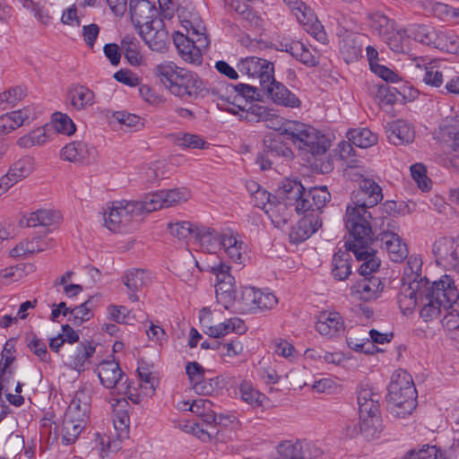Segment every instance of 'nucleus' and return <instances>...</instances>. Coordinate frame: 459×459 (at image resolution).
I'll use <instances>...</instances> for the list:
<instances>
[{"instance_id": "1", "label": "nucleus", "mask_w": 459, "mask_h": 459, "mask_svg": "<svg viewBox=\"0 0 459 459\" xmlns=\"http://www.w3.org/2000/svg\"><path fill=\"white\" fill-rule=\"evenodd\" d=\"M177 14L186 30V35L178 31L173 38L178 54L186 62L200 65L203 59L202 51L210 43L204 32V27L201 24L199 18L186 7H178Z\"/></svg>"}, {"instance_id": "2", "label": "nucleus", "mask_w": 459, "mask_h": 459, "mask_svg": "<svg viewBox=\"0 0 459 459\" xmlns=\"http://www.w3.org/2000/svg\"><path fill=\"white\" fill-rule=\"evenodd\" d=\"M154 74L172 95L182 100L196 99L203 91V82L195 73L179 67L173 62L158 65Z\"/></svg>"}, {"instance_id": "3", "label": "nucleus", "mask_w": 459, "mask_h": 459, "mask_svg": "<svg viewBox=\"0 0 459 459\" xmlns=\"http://www.w3.org/2000/svg\"><path fill=\"white\" fill-rule=\"evenodd\" d=\"M387 409L394 418H405L417 406V390L412 377L403 369L394 371L388 385Z\"/></svg>"}, {"instance_id": "4", "label": "nucleus", "mask_w": 459, "mask_h": 459, "mask_svg": "<svg viewBox=\"0 0 459 459\" xmlns=\"http://www.w3.org/2000/svg\"><path fill=\"white\" fill-rule=\"evenodd\" d=\"M459 292L455 286L445 281H434L417 291V304L420 303V316L425 321H431L446 312L458 300Z\"/></svg>"}, {"instance_id": "5", "label": "nucleus", "mask_w": 459, "mask_h": 459, "mask_svg": "<svg viewBox=\"0 0 459 459\" xmlns=\"http://www.w3.org/2000/svg\"><path fill=\"white\" fill-rule=\"evenodd\" d=\"M285 192L288 194L287 199L295 201L298 213H316L319 216L322 209L331 199L325 186L306 189L297 180H285Z\"/></svg>"}, {"instance_id": "6", "label": "nucleus", "mask_w": 459, "mask_h": 459, "mask_svg": "<svg viewBox=\"0 0 459 459\" xmlns=\"http://www.w3.org/2000/svg\"><path fill=\"white\" fill-rule=\"evenodd\" d=\"M381 395L368 385H359L357 401L359 414V429L367 438L377 437L380 432Z\"/></svg>"}, {"instance_id": "7", "label": "nucleus", "mask_w": 459, "mask_h": 459, "mask_svg": "<svg viewBox=\"0 0 459 459\" xmlns=\"http://www.w3.org/2000/svg\"><path fill=\"white\" fill-rule=\"evenodd\" d=\"M282 132L299 150L313 156L324 154L330 147V140L316 128L299 121H288L282 126Z\"/></svg>"}, {"instance_id": "8", "label": "nucleus", "mask_w": 459, "mask_h": 459, "mask_svg": "<svg viewBox=\"0 0 459 459\" xmlns=\"http://www.w3.org/2000/svg\"><path fill=\"white\" fill-rule=\"evenodd\" d=\"M422 261L420 257H409L403 271V284L398 295L400 308L405 314L417 305V291L431 283L421 274Z\"/></svg>"}, {"instance_id": "9", "label": "nucleus", "mask_w": 459, "mask_h": 459, "mask_svg": "<svg viewBox=\"0 0 459 459\" xmlns=\"http://www.w3.org/2000/svg\"><path fill=\"white\" fill-rule=\"evenodd\" d=\"M372 221L371 209L349 204L346 207L345 226L351 238L345 243H373Z\"/></svg>"}, {"instance_id": "10", "label": "nucleus", "mask_w": 459, "mask_h": 459, "mask_svg": "<svg viewBox=\"0 0 459 459\" xmlns=\"http://www.w3.org/2000/svg\"><path fill=\"white\" fill-rule=\"evenodd\" d=\"M431 253L438 266L459 273V234L437 238L432 243Z\"/></svg>"}, {"instance_id": "11", "label": "nucleus", "mask_w": 459, "mask_h": 459, "mask_svg": "<svg viewBox=\"0 0 459 459\" xmlns=\"http://www.w3.org/2000/svg\"><path fill=\"white\" fill-rule=\"evenodd\" d=\"M145 213L143 201H122L112 203L103 214L105 226L117 231L121 224L128 223L134 217Z\"/></svg>"}, {"instance_id": "12", "label": "nucleus", "mask_w": 459, "mask_h": 459, "mask_svg": "<svg viewBox=\"0 0 459 459\" xmlns=\"http://www.w3.org/2000/svg\"><path fill=\"white\" fill-rule=\"evenodd\" d=\"M237 303L242 313H256L273 309L277 305L278 299L270 291L246 287Z\"/></svg>"}, {"instance_id": "13", "label": "nucleus", "mask_w": 459, "mask_h": 459, "mask_svg": "<svg viewBox=\"0 0 459 459\" xmlns=\"http://www.w3.org/2000/svg\"><path fill=\"white\" fill-rule=\"evenodd\" d=\"M190 195V191L187 188L181 187L147 194L142 201L145 213H149L159 209L181 204L186 202Z\"/></svg>"}, {"instance_id": "14", "label": "nucleus", "mask_w": 459, "mask_h": 459, "mask_svg": "<svg viewBox=\"0 0 459 459\" xmlns=\"http://www.w3.org/2000/svg\"><path fill=\"white\" fill-rule=\"evenodd\" d=\"M95 372L101 385L106 388H116L120 394H127L130 391L131 384L128 377L125 375L117 361H102L97 367Z\"/></svg>"}, {"instance_id": "15", "label": "nucleus", "mask_w": 459, "mask_h": 459, "mask_svg": "<svg viewBox=\"0 0 459 459\" xmlns=\"http://www.w3.org/2000/svg\"><path fill=\"white\" fill-rule=\"evenodd\" d=\"M129 415L125 410H114L113 426L114 437H101L97 434V441L100 442L102 451L117 452L120 450L121 444L129 437Z\"/></svg>"}, {"instance_id": "16", "label": "nucleus", "mask_w": 459, "mask_h": 459, "mask_svg": "<svg viewBox=\"0 0 459 459\" xmlns=\"http://www.w3.org/2000/svg\"><path fill=\"white\" fill-rule=\"evenodd\" d=\"M287 195L288 194L285 192V181H283L277 195H273V203L266 207L265 213L277 228H281L289 222L292 216L293 207L296 211L295 201L287 199Z\"/></svg>"}, {"instance_id": "17", "label": "nucleus", "mask_w": 459, "mask_h": 459, "mask_svg": "<svg viewBox=\"0 0 459 459\" xmlns=\"http://www.w3.org/2000/svg\"><path fill=\"white\" fill-rule=\"evenodd\" d=\"M238 70L247 75L249 78L257 80L261 89L274 74V65L272 62L257 56H248L241 59L238 65Z\"/></svg>"}, {"instance_id": "18", "label": "nucleus", "mask_w": 459, "mask_h": 459, "mask_svg": "<svg viewBox=\"0 0 459 459\" xmlns=\"http://www.w3.org/2000/svg\"><path fill=\"white\" fill-rule=\"evenodd\" d=\"M224 109L231 114L239 115L249 122L264 121L268 127H274L275 121L279 119L270 109L257 103H249L247 108L241 104L232 103L231 107H225Z\"/></svg>"}, {"instance_id": "19", "label": "nucleus", "mask_w": 459, "mask_h": 459, "mask_svg": "<svg viewBox=\"0 0 459 459\" xmlns=\"http://www.w3.org/2000/svg\"><path fill=\"white\" fill-rule=\"evenodd\" d=\"M129 13L137 31L161 20L155 4L149 0H129Z\"/></svg>"}, {"instance_id": "20", "label": "nucleus", "mask_w": 459, "mask_h": 459, "mask_svg": "<svg viewBox=\"0 0 459 459\" xmlns=\"http://www.w3.org/2000/svg\"><path fill=\"white\" fill-rule=\"evenodd\" d=\"M383 199L381 187L370 178H363L359 183L358 189L352 192L351 203L371 210Z\"/></svg>"}, {"instance_id": "21", "label": "nucleus", "mask_w": 459, "mask_h": 459, "mask_svg": "<svg viewBox=\"0 0 459 459\" xmlns=\"http://www.w3.org/2000/svg\"><path fill=\"white\" fill-rule=\"evenodd\" d=\"M372 243H345L347 251L352 252L356 259L361 262L359 273L367 276L376 272L380 266V260L376 256V251L371 247Z\"/></svg>"}, {"instance_id": "22", "label": "nucleus", "mask_w": 459, "mask_h": 459, "mask_svg": "<svg viewBox=\"0 0 459 459\" xmlns=\"http://www.w3.org/2000/svg\"><path fill=\"white\" fill-rule=\"evenodd\" d=\"M315 328L320 335L334 339L344 333L345 323L339 312L324 310L316 316Z\"/></svg>"}, {"instance_id": "23", "label": "nucleus", "mask_w": 459, "mask_h": 459, "mask_svg": "<svg viewBox=\"0 0 459 459\" xmlns=\"http://www.w3.org/2000/svg\"><path fill=\"white\" fill-rule=\"evenodd\" d=\"M145 44L156 52H164L169 45V32L162 20L138 30Z\"/></svg>"}, {"instance_id": "24", "label": "nucleus", "mask_w": 459, "mask_h": 459, "mask_svg": "<svg viewBox=\"0 0 459 459\" xmlns=\"http://www.w3.org/2000/svg\"><path fill=\"white\" fill-rule=\"evenodd\" d=\"M261 90L277 105L291 108H299L301 105L300 100L285 85L277 82L273 75Z\"/></svg>"}, {"instance_id": "25", "label": "nucleus", "mask_w": 459, "mask_h": 459, "mask_svg": "<svg viewBox=\"0 0 459 459\" xmlns=\"http://www.w3.org/2000/svg\"><path fill=\"white\" fill-rule=\"evenodd\" d=\"M384 290V283L376 276H363L351 288V294L360 300L369 301L377 299Z\"/></svg>"}, {"instance_id": "26", "label": "nucleus", "mask_w": 459, "mask_h": 459, "mask_svg": "<svg viewBox=\"0 0 459 459\" xmlns=\"http://www.w3.org/2000/svg\"><path fill=\"white\" fill-rule=\"evenodd\" d=\"M322 226V220L316 213L305 214L290 231L292 243H300L307 239Z\"/></svg>"}, {"instance_id": "27", "label": "nucleus", "mask_w": 459, "mask_h": 459, "mask_svg": "<svg viewBox=\"0 0 459 459\" xmlns=\"http://www.w3.org/2000/svg\"><path fill=\"white\" fill-rule=\"evenodd\" d=\"M385 134L389 143L394 145L409 144L415 138L413 126L403 119L387 123Z\"/></svg>"}, {"instance_id": "28", "label": "nucleus", "mask_w": 459, "mask_h": 459, "mask_svg": "<svg viewBox=\"0 0 459 459\" xmlns=\"http://www.w3.org/2000/svg\"><path fill=\"white\" fill-rule=\"evenodd\" d=\"M95 149L82 141L72 142L64 146L60 157L64 160L75 163H89L94 158Z\"/></svg>"}, {"instance_id": "29", "label": "nucleus", "mask_w": 459, "mask_h": 459, "mask_svg": "<svg viewBox=\"0 0 459 459\" xmlns=\"http://www.w3.org/2000/svg\"><path fill=\"white\" fill-rule=\"evenodd\" d=\"M379 236L381 247L387 251L392 261L398 263L407 257V246L402 242L398 234L389 230H385L380 233ZM377 240H378V238Z\"/></svg>"}, {"instance_id": "30", "label": "nucleus", "mask_w": 459, "mask_h": 459, "mask_svg": "<svg viewBox=\"0 0 459 459\" xmlns=\"http://www.w3.org/2000/svg\"><path fill=\"white\" fill-rule=\"evenodd\" d=\"M91 409V395L89 391H87L86 388H82L78 390L66 411L65 414H67L69 417H73L74 419L77 420H84L86 421Z\"/></svg>"}, {"instance_id": "31", "label": "nucleus", "mask_w": 459, "mask_h": 459, "mask_svg": "<svg viewBox=\"0 0 459 459\" xmlns=\"http://www.w3.org/2000/svg\"><path fill=\"white\" fill-rule=\"evenodd\" d=\"M361 38L362 35L349 32L340 40V53L347 64L362 56Z\"/></svg>"}, {"instance_id": "32", "label": "nucleus", "mask_w": 459, "mask_h": 459, "mask_svg": "<svg viewBox=\"0 0 459 459\" xmlns=\"http://www.w3.org/2000/svg\"><path fill=\"white\" fill-rule=\"evenodd\" d=\"M71 106L77 111L84 110L95 103V94L88 87L73 84L68 89Z\"/></svg>"}, {"instance_id": "33", "label": "nucleus", "mask_w": 459, "mask_h": 459, "mask_svg": "<svg viewBox=\"0 0 459 459\" xmlns=\"http://www.w3.org/2000/svg\"><path fill=\"white\" fill-rule=\"evenodd\" d=\"M389 48L395 53H409L411 50V39L407 27L395 26V29L384 40Z\"/></svg>"}, {"instance_id": "34", "label": "nucleus", "mask_w": 459, "mask_h": 459, "mask_svg": "<svg viewBox=\"0 0 459 459\" xmlns=\"http://www.w3.org/2000/svg\"><path fill=\"white\" fill-rule=\"evenodd\" d=\"M195 239L199 242L201 249L209 254L216 253L222 246V234L209 228H198Z\"/></svg>"}, {"instance_id": "35", "label": "nucleus", "mask_w": 459, "mask_h": 459, "mask_svg": "<svg viewBox=\"0 0 459 459\" xmlns=\"http://www.w3.org/2000/svg\"><path fill=\"white\" fill-rule=\"evenodd\" d=\"M150 282L149 273L142 269H132L128 271L124 277V283L132 293L129 294V299L133 302L139 300L135 294L143 287Z\"/></svg>"}, {"instance_id": "36", "label": "nucleus", "mask_w": 459, "mask_h": 459, "mask_svg": "<svg viewBox=\"0 0 459 459\" xmlns=\"http://www.w3.org/2000/svg\"><path fill=\"white\" fill-rule=\"evenodd\" d=\"M95 352V346L90 342H81L69 356L68 366L78 371H84L86 365L90 362V358Z\"/></svg>"}, {"instance_id": "37", "label": "nucleus", "mask_w": 459, "mask_h": 459, "mask_svg": "<svg viewBox=\"0 0 459 459\" xmlns=\"http://www.w3.org/2000/svg\"><path fill=\"white\" fill-rule=\"evenodd\" d=\"M297 21L303 26L304 30L311 34L319 42L326 41V33L323 25L317 20L314 11L311 8L306 9L302 14L298 13Z\"/></svg>"}, {"instance_id": "38", "label": "nucleus", "mask_w": 459, "mask_h": 459, "mask_svg": "<svg viewBox=\"0 0 459 459\" xmlns=\"http://www.w3.org/2000/svg\"><path fill=\"white\" fill-rule=\"evenodd\" d=\"M85 423L84 420L79 421L65 413L62 424L58 427V434L62 437V443L66 446L74 443L84 429Z\"/></svg>"}, {"instance_id": "39", "label": "nucleus", "mask_w": 459, "mask_h": 459, "mask_svg": "<svg viewBox=\"0 0 459 459\" xmlns=\"http://www.w3.org/2000/svg\"><path fill=\"white\" fill-rule=\"evenodd\" d=\"M28 108L19 109L0 116V134H8L30 120Z\"/></svg>"}, {"instance_id": "40", "label": "nucleus", "mask_w": 459, "mask_h": 459, "mask_svg": "<svg viewBox=\"0 0 459 459\" xmlns=\"http://www.w3.org/2000/svg\"><path fill=\"white\" fill-rule=\"evenodd\" d=\"M227 92L235 93L233 100L230 101V96L226 97L228 102L227 107H231L232 103L241 104L240 102L245 101L247 103L248 100L257 99L260 94L257 92L258 89L255 86L249 85L247 83H238L237 85L228 84L226 87Z\"/></svg>"}, {"instance_id": "41", "label": "nucleus", "mask_w": 459, "mask_h": 459, "mask_svg": "<svg viewBox=\"0 0 459 459\" xmlns=\"http://www.w3.org/2000/svg\"><path fill=\"white\" fill-rule=\"evenodd\" d=\"M307 446L301 441H283L278 446L277 455L273 459H306Z\"/></svg>"}, {"instance_id": "42", "label": "nucleus", "mask_w": 459, "mask_h": 459, "mask_svg": "<svg viewBox=\"0 0 459 459\" xmlns=\"http://www.w3.org/2000/svg\"><path fill=\"white\" fill-rule=\"evenodd\" d=\"M229 257L236 264L244 262L245 247L241 240L231 232L222 233V246Z\"/></svg>"}, {"instance_id": "43", "label": "nucleus", "mask_w": 459, "mask_h": 459, "mask_svg": "<svg viewBox=\"0 0 459 459\" xmlns=\"http://www.w3.org/2000/svg\"><path fill=\"white\" fill-rule=\"evenodd\" d=\"M368 24L371 31L383 40L385 39V37H387L397 25L394 20L379 13L368 14Z\"/></svg>"}, {"instance_id": "44", "label": "nucleus", "mask_w": 459, "mask_h": 459, "mask_svg": "<svg viewBox=\"0 0 459 459\" xmlns=\"http://www.w3.org/2000/svg\"><path fill=\"white\" fill-rule=\"evenodd\" d=\"M407 31L411 36V42L415 41L434 48L437 32L435 28L424 24H410L407 26Z\"/></svg>"}, {"instance_id": "45", "label": "nucleus", "mask_w": 459, "mask_h": 459, "mask_svg": "<svg viewBox=\"0 0 459 459\" xmlns=\"http://www.w3.org/2000/svg\"><path fill=\"white\" fill-rule=\"evenodd\" d=\"M351 273V256L347 252H337L332 261V275L337 281H344Z\"/></svg>"}, {"instance_id": "46", "label": "nucleus", "mask_w": 459, "mask_h": 459, "mask_svg": "<svg viewBox=\"0 0 459 459\" xmlns=\"http://www.w3.org/2000/svg\"><path fill=\"white\" fill-rule=\"evenodd\" d=\"M359 333L351 331L347 336L348 346L356 351L372 354L375 351V345L372 344L367 336L365 329H359Z\"/></svg>"}, {"instance_id": "47", "label": "nucleus", "mask_w": 459, "mask_h": 459, "mask_svg": "<svg viewBox=\"0 0 459 459\" xmlns=\"http://www.w3.org/2000/svg\"><path fill=\"white\" fill-rule=\"evenodd\" d=\"M59 216L51 210H38L30 213L29 216L23 217L21 223H26L27 227H48L56 222Z\"/></svg>"}, {"instance_id": "48", "label": "nucleus", "mask_w": 459, "mask_h": 459, "mask_svg": "<svg viewBox=\"0 0 459 459\" xmlns=\"http://www.w3.org/2000/svg\"><path fill=\"white\" fill-rule=\"evenodd\" d=\"M434 48L450 53L457 52L459 51V37L453 30H437Z\"/></svg>"}, {"instance_id": "49", "label": "nucleus", "mask_w": 459, "mask_h": 459, "mask_svg": "<svg viewBox=\"0 0 459 459\" xmlns=\"http://www.w3.org/2000/svg\"><path fill=\"white\" fill-rule=\"evenodd\" d=\"M349 141L359 148H368L377 142V135L368 128L351 129L347 133Z\"/></svg>"}, {"instance_id": "50", "label": "nucleus", "mask_w": 459, "mask_h": 459, "mask_svg": "<svg viewBox=\"0 0 459 459\" xmlns=\"http://www.w3.org/2000/svg\"><path fill=\"white\" fill-rule=\"evenodd\" d=\"M121 48L125 57L131 65L137 66L143 63L139 41L134 37L126 36L121 41Z\"/></svg>"}, {"instance_id": "51", "label": "nucleus", "mask_w": 459, "mask_h": 459, "mask_svg": "<svg viewBox=\"0 0 459 459\" xmlns=\"http://www.w3.org/2000/svg\"><path fill=\"white\" fill-rule=\"evenodd\" d=\"M175 144L183 148L204 149L207 143L199 135L187 133H176L171 134Z\"/></svg>"}, {"instance_id": "52", "label": "nucleus", "mask_w": 459, "mask_h": 459, "mask_svg": "<svg viewBox=\"0 0 459 459\" xmlns=\"http://www.w3.org/2000/svg\"><path fill=\"white\" fill-rule=\"evenodd\" d=\"M284 139L290 140L289 136L283 134L282 127H281V133L279 135L265 141V145L272 155L274 153L277 156H282L286 158H290L292 156L290 148L283 143Z\"/></svg>"}, {"instance_id": "53", "label": "nucleus", "mask_w": 459, "mask_h": 459, "mask_svg": "<svg viewBox=\"0 0 459 459\" xmlns=\"http://www.w3.org/2000/svg\"><path fill=\"white\" fill-rule=\"evenodd\" d=\"M48 136L47 135L46 129L44 127H39L32 130L28 134L20 137L17 141V144L22 148H30L36 145H42L47 143Z\"/></svg>"}, {"instance_id": "54", "label": "nucleus", "mask_w": 459, "mask_h": 459, "mask_svg": "<svg viewBox=\"0 0 459 459\" xmlns=\"http://www.w3.org/2000/svg\"><path fill=\"white\" fill-rule=\"evenodd\" d=\"M199 320L203 327L204 333L212 338H221L224 335L221 329V323L212 325V312L209 308L204 307L199 314Z\"/></svg>"}, {"instance_id": "55", "label": "nucleus", "mask_w": 459, "mask_h": 459, "mask_svg": "<svg viewBox=\"0 0 459 459\" xmlns=\"http://www.w3.org/2000/svg\"><path fill=\"white\" fill-rule=\"evenodd\" d=\"M91 307L92 298L89 299L80 306H76L75 307L72 308L69 321H71L74 325L79 326L83 322L90 320L93 316L91 312Z\"/></svg>"}, {"instance_id": "56", "label": "nucleus", "mask_w": 459, "mask_h": 459, "mask_svg": "<svg viewBox=\"0 0 459 459\" xmlns=\"http://www.w3.org/2000/svg\"><path fill=\"white\" fill-rule=\"evenodd\" d=\"M34 169V160L30 156H25L11 166L9 169L10 175L14 177L18 181L27 178Z\"/></svg>"}, {"instance_id": "57", "label": "nucleus", "mask_w": 459, "mask_h": 459, "mask_svg": "<svg viewBox=\"0 0 459 459\" xmlns=\"http://www.w3.org/2000/svg\"><path fill=\"white\" fill-rule=\"evenodd\" d=\"M39 241H41L40 237H36L31 240L20 242L10 251V255L13 257H17L46 250V247H39Z\"/></svg>"}, {"instance_id": "58", "label": "nucleus", "mask_w": 459, "mask_h": 459, "mask_svg": "<svg viewBox=\"0 0 459 459\" xmlns=\"http://www.w3.org/2000/svg\"><path fill=\"white\" fill-rule=\"evenodd\" d=\"M169 229L173 237L178 239H186L189 237L195 238L198 227L189 221H176L169 223Z\"/></svg>"}, {"instance_id": "59", "label": "nucleus", "mask_w": 459, "mask_h": 459, "mask_svg": "<svg viewBox=\"0 0 459 459\" xmlns=\"http://www.w3.org/2000/svg\"><path fill=\"white\" fill-rule=\"evenodd\" d=\"M241 399L252 407H259L262 405L264 395L254 389L249 384L243 383L239 387Z\"/></svg>"}, {"instance_id": "60", "label": "nucleus", "mask_w": 459, "mask_h": 459, "mask_svg": "<svg viewBox=\"0 0 459 459\" xmlns=\"http://www.w3.org/2000/svg\"><path fill=\"white\" fill-rule=\"evenodd\" d=\"M411 174L418 186L423 190L428 191L431 187V180L426 175V168L420 163H416L411 166Z\"/></svg>"}, {"instance_id": "61", "label": "nucleus", "mask_w": 459, "mask_h": 459, "mask_svg": "<svg viewBox=\"0 0 459 459\" xmlns=\"http://www.w3.org/2000/svg\"><path fill=\"white\" fill-rule=\"evenodd\" d=\"M420 459H451L452 455L437 446L423 445L416 450Z\"/></svg>"}, {"instance_id": "62", "label": "nucleus", "mask_w": 459, "mask_h": 459, "mask_svg": "<svg viewBox=\"0 0 459 459\" xmlns=\"http://www.w3.org/2000/svg\"><path fill=\"white\" fill-rule=\"evenodd\" d=\"M218 385V378H206L204 376L199 381L193 383L191 385L197 394L210 395L217 389Z\"/></svg>"}, {"instance_id": "63", "label": "nucleus", "mask_w": 459, "mask_h": 459, "mask_svg": "<svg viewBox=\"0 0 459 459\" xmlns=\"http://www.w3.org/2000/svg\"><path fill=\"white\" fill-rule=\"evenodd\" d=\"M54 126L58 133L70 135L75 131V125L73 120L65 114H54Z\"/></svg>"}, {"instance_id": "64", "label": "nucleus", "mask_w": 459, "mask_h": 459, "mask_svg": "<svg viewBox=\"0 0 459 459\" xmlns=\"http://www.w3.org/2000/svg\"><path fill=\"white\" fill-rule=\"evenodd\" d=\"M28 347L36 356L39 358L41 361H49L50 357L48 353L46 344L36 335H34L32 339L28 342Z\"/></svg>"}]
</instances>
